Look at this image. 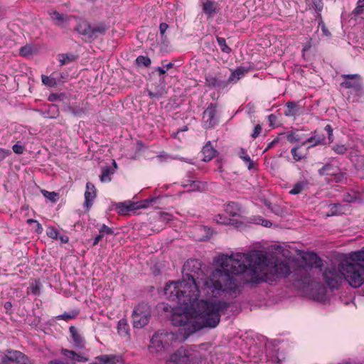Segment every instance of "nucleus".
I'll return each instance as SVG.
<instances>
[{"label":"nucleus","mask_w":364,"mask_h":364,"mask_svg":"<svg viewBox=\"0 0 364 364\" xmlns=\"http://www.w3.org/2000/svg\"><path fill=\"white\" fill-rule=\"evenodd\" d=\"M219 268L205 277V267L196 259L187 260L183 267V278L170 282L164 288L166 298L177 309L172 316L174 325L182 326L185 336L206 327L215 328L230 306L222 300H198L200 296L232 298L240 294L245 284H257L290 274L287 262L279 261L260 250L248 253L222 255L214 260Z\"/></svg>","instance_id":"f257e3e1"},{"label":"nucleus","mask_w":364,"mask_h":364,"mask_svg":"<svg viewBox=\"0 0 364 364\" xmlns=\"http://www.w3.org/2000/svg\"><path fill=\"white\" fill-rule=\"evenodd\" d=\"M359 265H353L348 260H342L338 268L334 266L327 267L323 277L327 285L331 288H338L343 279L353 288L360 287L364 282V279L359 272Z\"/></svg>","instance_id":"f03ea898"},{"label":"nucleus","mask_w":364,"mask_h":364,"mask_svg":"<svg viewBox=\"0 0 364 364\" xmlns=\"http://www.w3.org/2000/svg\"><path fill=\"white\" fill-rule=\"evenodd\" d=\"M170 308H171L173 310L174 314L177 309L173 308V306H170ZM173 315V314H172ZM172 316L171 318V323L172 322ZM173 326H177L176 325ZM179 327L178 333H175L173 332H168L166 331H161L156 333L151 339V343L149 346V350L151 353H159L163 352L164 350L168 348L169 346H171L173 342L176 341L179 338V336L181 337V339L185 340L190 335L186 336L185 334L181 333V328L182 326H178Z\"/></svg>","instance_id":"7ed1b4c3"},{"label":"nucleus","mask_w":364,"mask_h":364,"mask_svg":"<svg viewBox=\"0 0 364 364\" xmlns=\"http://www.w3.org/2000/svg\"><path fill=\"white\" fill-rule=\"evenodd\" d=\"M199 353L192 349L180 348L166 361V364H199Z\"/></svg>","instance_id":"20e7f679"},{"label":"nucleus","mask_w":364,"mask_h":364,"mask_svg":"<svg viewBox=\"0 0 364 364\" xmlns=\"http://www.w3.org/2000/svg\"><path fill=\"white\" fill-rule=\"evenodd\" d=\"M133 326L136 328H141L149 322L151 317V308L147 304H139L132 312Z\"/></svg>","instance_id":"39448f33"},{"label":"nucleus","mask_w":364,"mask_h":364,"mask_svg":"<svg viewBox=\"0 0 364 364\" xmlns=\"http://www.w3.org/2000/svg\"><path fill=\"white\" fill-rule=\"evenodd\" d=\"M1 364H28L29 360L23 353L16 350H7L1 358Z\"/></svg>","instance_id":"423d86ee"},{"label":"nucleus","mask_w":364,"mask_h":364,"mask_svg":"<svg viewBox=\"0 0 364 364\" xmlns=\"http://www.w3.org/2000/svg\"><path fill=\"white\" fill-rule=\"evenodd\" d=\"M203 120L206 129L211 128L218 123L217 109L214 104H210L203 112Z\"/></svg>","instance_id":"0eeeda50"},{"label":"nucleus","mask_w":364,"mask_h":364,"mask_svg":"<svg viewBox=\"0 0 364 364\" xmlns=\"http://www.w3.org/2000/svg\"><path fill=\"white\" fill-rule=\"evenodd\" d=\"M166 93V85L161 79L159 80V82L155 85L154 87L151 86V87L148 90L149 96L153 99L159 100Z\"/></svg>","instance_id":"6e6552de"},{"label":"nucleus","mask_w":364,"mask_h":364,"mask_svg":"<svg viewBox=\"0 0 364 364\" xmlns=\"http://www.w3.org/2000/svg\"><path fill=\"white\" fill-rule=\"evenodd\" d=\"M61 354L65 357V360L68 363L76 364L77 362H86L87 360V358L83 355L68 349L63 348Z\"/></svg>","instance_id":"1a4fd4ad"},{"label":"nucleus","mask_w":364,"mask_h":364,"mask_svg":"<svg viewBox=\"0 0 364 364\" xmlns=\"http://www.w3.org/2000/svg\"><path fill=\"white\" fill-rule=\"evenodd\" d=\"M343 260H348L349 262L353 264V265H359L360 267L359 272L363 277V267L359 262H364V247L358 252L350 253L349 257Z\"/></svg>","instance_id":"9d476101"},{"label":"nucleus","mask_w":364,"mask_h":364,"mask_svg":"<svg viewBox=\"0 0 364 364\" xmlns=\"http://www.w3.org/2000/svg\"><path fill=\"white\" fill-rule=\"evenodd\" d=\"M343 81L341 83V86L345 88L355 87L358 85L361 77L358 75H343Z\"/></svg>","instance_id":"9b49d317"},{"label":"nucleus","mask_w":364,"mask_h":364,"mask_svg":"<svg viewBox=\"0 0 364 364\" xmlns=\"http://www.w3.org/2000/svg\"><path fill=\"white\" fill-rule=\"evenodd\" d=\"M96 196V191L95 186L87 182L86 184V191L85 193V206L89 209L92 206V201Z\"/></svg>","instance_id":"f8f14e48"},{"label":"nucleus","mask_w":364,"mask_h":364,"mask_svg":"<svg viewBox=\"0 0 364 364\" xmlns=\"http://www.w3.org/2000/svg\"><path fill=\"white\" fill-rule=\"evenodd\" d=\"M48 14L50 18L55 21V24L58 26H62L64 23L68 22L70 20V17L68 15L60 14L55 10L49 11Z\"/></svg>","instance_id":"ddd939ff"},{"label":"nucleus","mask_w":364,"mask_h":364,"mask_svg":"<svg viewBox=\"0 0 364 364\" xmlns=\"http://www.w3.org/2000/svg\"><path fill=\"white\" fill-rule=\"evenodd\" d=\"M102 364H122V359L119 356L114 355H102L96 357Z\"/></svg>","instance_id":"4468645a"},{"label":"nucleus","mask_w":364,"mask_h":364,"mask_svg":"<svg viewBox=\"0 0 364 364\" xmlns=\"http://www.w3.org/2000/svg\"><path fill=\"white\" fill-rule=\"evenodd\" d=\"M65 112L72 114L74 116L81 117L86 113V108L82 105H68L64 109Z\"/></svg>","instance_id":"2eb2a0df"},{"label":"nucleus","mask_w":364,"mask_h":364,"mask_svg":"<svg viewBox=\"0 0 364 364\" xmlns=\"http://www.w3.org/2000/svg\"><path fill=\"white\" fill-rule=\"evenodd\" d=\"M214 220L215 223L221 225H235L236 227H239L240 224H242L241 222H238L237 220L235 219H230L227 218L223 214H218L215 216Z\"/></svg>","instance_id":"dca6fc26"},{"label":"nucleus","mask_w":364,"mask_h":364,"mask_svg":"<svg viewBox=\"0 0 364 364\" xmlns=\"http://www.w3.org/2000/svg\"><path fill=\"white\" fill-rule=\"evenodd\" d=\"M225 211L227 214L232 217L240 216L241 208L239 205L235 202H230L225 206Z\"/></svg>","instance_id":"f3484780"},{"label":"nucleus","mask_w":364,"mask_h":364,"mask_svg":"<svg viewBox=\"0 0 364 364\" xmlns=\"http://www.w3.org/2000/svg\"><path fill=\"white\" fill-rule=\"evenodd\" d=\"M338 171V168L331 163H327L323 165L318 171V173L320 176H331Z\"/></svg>","instance_id":"a211bd4d"},{"label":"nucleus","mask_w":364,"mask_h":364,"mask_svg":"<svg viewBox=\"0 0 364 364\" xmlns=\"http://www.w3.org/2000/svg\"><path fill=\"white\" fill-rule=\"evenodd\" d=\"M216 151L211 146L210 142L208 141L203 148L202 154L203 161H210L215 155Z\"/></svg>","instance_id":"6ab92c4d"},{"label":"nucleus","mask_w":364,"mask_h":364,"mask_svg":"<svg viewBox=\"0 0 364 364\" xmlns=\"http://www.w3.org/2000/svg\"><path fill=\"white\" fill-rule=\"evenodd\" d=\"M218 4L212 1H206L203 4V11L209 17L217 12Z\"/></svg>","instance_id":"aec40b11"},{"label":"nucleus","mask_w":364,"mask_h":364,"mask_svg":"<svg viewBox=\"0 0 364 364\" xmlns=\"http://www.w3.org/2000/svg\"><path fill=\"white\" fill-rule=\"evenodd\" d=\"M69 330H70V333L72 334V337H73V340L75 346L77 347H79V348L84 347L85 340L81 336V335L78 333L76 328L74 326H70Z\"/></svg>","instance_id":"412c9836"},{"label":"nucleus","mask_w":364,"mask_h":364,"mask_svg":"<svg viewBox=\"0 0 364 364\" xmlns=\"http://www.w3.org/2000/svg\"><path fill=\"white\" fill-rule=\"evenodd\" d=\"M306 143H311L312 146L319 144H326V138L323 134H319L317 132H315L314 135L309 137L303 144H305Z\"/></svg>","instance_id":"4be33fe9"},{"label":"nucleus","mask_w":364,"mask_h":364,"mask_svg":"<svg viewBox=\"0 0 364 364\" xmlns=\"http://www.w3.org/2000/svg\"><path fill=\"white\" fill-rule=\"evenodd\" d=\"M184 187H190V191H202L205 189L206 184L205 183L198 181H193V180H188L187 183H185L183 185Z\"/></svg>","instance_id":"5701e85b"},{"label":"nucleus","mask_w":364,"mask_h":364,"mask_svg":"<svg viewBox=\"0 0 364 364\" xmlns=\"http://www.w3.org/2000/svg\"><path fill=\"white\" fill-rule=\"evenodd\" d=\"M248 69L245 68H237L235 70L229 77L228 81L232 82L235 80H240L242 77H243L247 72Z\"/></svg>","instance_id":"b1692460"},{"label":"nucleus","mask_w":364,"mask_h":364,"mask_svg":"<svg viewBox=\"0 0 364 364\" xmlns=\"http://www.w3.org/2000/svg\"><path fill=\"white\" fill-rule=\"evenodd\" d=\"M106 29V27L102 23L91 26L90 38H97L99 35L104 34Z\"/></svg>","instance_id":"393cba45"},{"label":"nucleus","mask_w":364,"mask_h":364,"mask_svg":"<svg viewBox=\"0 0 364 364\" xmlns=\"http://www.w3.org/2000/svg\"><path fill=\"white\" fill-rule=\"evenodd\" d=\"M238 155L241 159L244 161V162L247 166L248 169H251L254 166V163L251 160L250 156L247 154V152L244 149H240V150L238 152Z\"/></svg>","instance_id":"a878e982"},{"label":"nucleus","mask_w":364,"mask_h":364,"mask_svg":"<svg viewBox=\"0 0 364 364\" xmlns=\"http://www.w3.org/2000/svg\"><path fill=\"white\" fill-rule=\"evenodd\" d=\"M36 51L37 48L34 46L27 44L25 46L21 48L19 53L21 56L28 57L33 55Z\"/></svg>","instance_id":"bb28decb"},{"label":"nucleus","mask_w":364,"mask_h":364,"mask_svg":"<svg viewBox=\"0 0 364 364\" xmlns=\"http://www.w3.org/2000/svg\"><path fill=\"white\" fill-rule=\"evenodd\" d=\"M206 82L208 86L216 87H223L225 85V82L220 80H218L215 76L208 75L205 77Z\"/></svg>","instance_id":"cd10ccee"},{"label":"nucleus","mask_w":364,"mask_h":364,"mask_svg":"<svg viewBox=\"0 0 364 364\" xmlns=\"http://www.w3.org/2000/svg\"><path fill=\"white\" fill-rule=\"evenodd\" d=\"M117 331L118 333L123 336H126L129 334V325L125 319H121L119 321Z\"/></svg>","instance_id":"c85d7f7f"},{"label":"nucleus","mask_w":364,"mask_h":364,"mask_svg":"<svg viewBox=\"0 0 364 364\" xmlns=\"http://www.w3.org/2000/svg\"><path fill=\"white\" fill-rule=\"evenodd\" d=\"M307 182L306 181H299L296 183L293 188L289 191V193L292 195H296L302 192V191L306 187Z\"/></svg>","instance_id":"c756f323"},{"label":"nucleus","mask_w":364,"mask_h":364,"mask_svg":"<svg viewBox=\"0 0 364 364\" xmlns=\"http://www.w3.org/2000/svg\"><path fill=\"white\" fill-rule=\"evenodd\" d=\"M91 26L86 22H82L77 25L76 30L82 35L90 37V31Z\"/></svg>","instance_id":"7c9ffc66"},{"label":"nucleus","mask_w":364,"mask_h":364,"mask_svg":"<svg viewBox=\"0 0 364 364\" xmlns=\"http://www.w3.org/2000/svg\"><path fill=\"white\" fill-rule=\"evenodd\" d=\"M287 110L285 112L286 116H294L297 113V106L294 102H288L286 104Z\"/></svg>","instance_id":"2f4dec72"},{"label":"nucleus","mask_w":364,"mask_h":364,"mask_svg":"<svg viewBox=\"0 0 364 364\" xmlns=\"http://www.w3.org/2000/svg\"><path fill=\"white\" fill-rule=\"evenodd\" d=\"M79 314V311L73 310L70 312H65L63 314L58 316L56 318L60 320L68 321L70 319L75 318Z\"/></svg>","instance_id":"473e14b6"},{"label":"nucleus","mask_w":364,"mask_h":364,"mask_svg":"<svg viewBox=\"0 0 364 364\" xmlns=\"http://www.w3.org/2000/svg\"><path fill=\"white\" fill-rule=\"evenodd\" d=\"M113 173L109 167L102 168V174L100 176V181L102 183L109 182L111 181L110 175Z\"/></svg>","instance_id":"72a5a7b5"},{"label":"nucleus","mask_w":364,"mask_h":364,"mask_svg":"<svg viewBox=\"0 0 364 364\" xmlns=\"http://www.w3.org/2000/svg\"><path fill=\"white\" fill-rule=\"evenodd\" d=\"M42 82L50 87H53L57 85L56 80L54 77L47 76L45 75H41Z\"/></svg>","instance_id":"f704fd0d"},{"label":"nucleus","mask_w":364,"mask_h":364,"mask_svg":"<svg viewBox=\"0 0 364 364\" xmlns=\"http://www.w3.org/2000/svg\"><path fill=\"white\" fill-rule=\"evenodd\" d=\"M217 42L220 47L222 52L225 53H230L231 52V48L227 45L225 39L222 37H217Z\"/></svg>","instance_id":"c9c22d12"},{"label":"nucleus","mask_w":364,"mask_h":364,"mask_svg":"<svg viewBox=\"0 0 364 364\" xmlns=\"http://www.w3.org/2000/svg\"><path fill=\"white\" fill-rule=\"evenodd\" d=\"M117 208L119 213H126L129 210H134L135 208L133 203H131L130 205H127L125 203H119L117 205Z\"/></svg>","instance_id":"e433bc0d"},{"label":"nucleus","mask_w":364,"mask_h":364,"mask_svg":"<svg viewBox=\"0 0 364 364\" xmlns=\"http://www.w3.org/2000/svg\"><path fill=\"white\" fill-rule=\"evenodd\" d=\"M169 28V26L166 23H161L159 26V31L162 42L167 41V36H166V31Z\"/></svg>","instance_id":"4c0bfd02"},{"label":"nucleus","mask_w":364,"mask_h":364,"mask_svg":"<svg viewBox=\"0 0 364 364\" xmlns=\"http://www.w3.org/2000/svg\"><path fill=\"white\" fill-rule=\"evenodd\" d=\"M364 0H358L356 8L353 10L352 14L355 17L363 14L364 11Z\"/></svg>","instance_id":"58836bf2"},{"label":"nucleus","mask_w":364,"mask_h":364,"mask_svg":"<svg viewBox=\"0 0 364 364\" xmlns=\"http://www.w3.org/2000/svg\"><path fill=\"white\" fill-rule=\"evenodd\" d=\"M136 62L139 65H144L145 67H148L151 64V60L149 58L140 55L136 58Z\"/></svg>","instance_id":"ea45409f"},{"label":"nucleus","mask_w":364,"mask_h":364,"mask_svg":"<svg viewBox=\"0 0 364 364\" xmlns=\"http://www.w3.org/2000/svg\"><path fill=\"white\" fill-rule=\"evenodd\" d=\"M75 60V57L73 55L62 54L60 55V63L61 65L70 63Z\"/></svg>","instance_id":"a19ab883"},{"label":"nucleus","mask_w":364,"mask_h":364,"mask_svg":"<svg viewBox=\"0 0 364 364\" xmlns=\"http://www.w3.org/2000/svg\"><path fill=\"white\" fill-rule=\"evenodd\" d=\"M43 195L49 199L52 202H55L57 200V196L58 193L55 192H49L46 190H43L42 191Z\"/></svg>","instance_id":"79ce46f5"},{"label":"nucleus","mask_w":364,"mask_h":364,"mask_svg":"<svg viewBox=\"0 0 364 364\" xmlns=\"http://www.w3.org/2000/svg\"><path fill=\"white\" fill-rule=\"evenodd\" d=\"M332 149L338 154H344L347 151L346 146L343 144L333 145Z\"/></svg>","instance_id":"37998d69"},{"label":"nucleus","mask_w":364,"mask_h":364,"mask_svg":"<svg viewBox=\"0 0 364 364\" xmlns=\"http://www.w3.org/2000/svg\"><path fill=\"white\" fill-rule=\"evenodd\" d=\"M47 235L53 239H57L58 232L57 230L53 227H48L46 230Z\"/></svg>","instance_id":"c03bdc74"},{"label":"nucleus","mask_w":364,"mask_h":364,"mask_svg":"<svg viewBox=\"0 0 364 364\" xmlns=\"http://www.w3.org/2000/svg\"><path fill=\"white\" fill-rule=\"evenodd\" d=\"M173 66V63H169L164 65L163 67H157L156 70L159 73L160 75H164L166 73L167 70L172 68Z\"/></svg>","instance_id":"a18cd8bd"},{"label":"nucleus","mask_w":364,"mask_h":364,"mask_svg":"<svg viewBox=\"0 0 364 364\" xmlns=\"http://www.w3.org/2000/svg\"><path fill=\"white\" fill-rule=\"evenodd\" d=\"M100 233L103 234L105 236L107 235H112L113 234V230L106 225L103 224L100 228L99 229Z\"/></svg>","instance_id":"49530a36"},{"label":"nucleus","mask_w":364,"mask_h":364,"mask_svg":"<svg viewBox=\"0 0 364 364\" xmlns=\"http://www.w3.org/2000/svg\"><path fill=\"white\" fill-rule=\"evenodd\" d=\"M159 220L163 223H167L172 220V215L168 213H161Z\"/></svg>","instance_id":"de8ad7c7"},{"label":"nucleus","mask_w":364,"mask_h":364,"mask_svg":"<svg viewBox=\"0 0 364 364\" xmlns=\"http://www.w3.org/2000/svg\"><path fill=\"white\" fill-rule=\"evenodd\" d=\"M298 147H294L291 150V153L293 156V158L295 161H300L302 158V156L298 153Z\"/></svg>","instance_id":"09e8293b"},{"label":"nucleus","mask_w":364,"mask_h":364,"mask_svg":"<svg viewBox=\"0 0 364 364\" xmlns=\"http://www.w3.org/2000/svg\"><path fill=\"white\" fill-rule=\"evenodd\" d=\"M332 176H333V180L337 183L341 182L344 178V174L340 172L339 170L335 172Z\"/></svg>","instance_id":"8fccbe9b"},{"label":"nucleus","mask_w":364,"mask_h":364,"mask_svg":"<svg viewBox=\"0 0 364 364\" xmlns=\"http://www.w3.org/2000/svg\"><path fill=\"white\" fill-rule=\"evenodd\" d=\"M12 149L16 154H21L23 152L24 147L19 144H16L13 146Z\"/></svg>","instance_id":"3c124183"},{"label":"nucleus","mask_w":364,"mask_h":364,"mask_svg":"<svg viewBox=\"0 0 364 364\" xmlns=\"http://www.w3.org/2000/svg\"><path fill=\"white\" fill-rule=\"evenodd\" d=\"M313 4L314 9L317 11H321L323 9V2L322 0H313Z\"/></svg>","instance_id":"603ef678"},{"label":"nucleus","mask_w":364,"mask_h":364,"mask_svg":"<svg viewBox=\"0 0 364 364\" xmlns=\"http://www.w3.org/2000/svg\"><path fill=\"white\" fill-rule=\"evenodd\" d=\"M262 132V127L260 124H257L255 127V129L253 130V132L252 134V136L255 139L257 138L261 133Z\"/></svg>","instance_id":"864d4df0"},{"label":"nucleus","mask_w":364,"mask_h":364,"mask_svg":"<svg viewBox=\"0 0 364 364\" xmlns=\"http://www.w3.org/2000/svg\"><path fill=\"white\" fill-rule=\"evenodd\" d=\"M325 130L328 133L329 143L332 142L333 141V129H332L331 126L330 124H327L325 127Z\"/></svg>","instance_id":"5fc2aeb1"},{"label":"nucleus","mask_w":364,"mask_h":364,"mask_svg":"<svg viewBox=\"0 0 364 364\" xmlns=\"http://www.w3.org/2000/svg\"><path fill=\"white\" fill-rule=\"evenodd\" d=\"M39 289H40V285L39 284L36 282L35 283L32 284L31 286V292L32 294L37 295L39 294Z\"/></svg>","instance_id":"6e6d98bb"},{"label":"nucleus","mask_w":364,"mask_h":364,"mask_svg":"<svg viewBox=\"0 0 364 364\" xmlns=\"http://www.w3.org/2000/svg\"><path fill=\"white\" fill-rule=\"evenodd\" d=\"M319 26H321V31H322L323 35H325L327 37L331 36L330 31L328 30V28L326 27V26L323 23H319Z\"/></svg>","instance_id":"4d7b16f0"},{"label":"nucleus","mask_w":364,"mask_h":364,"mask_svg":"<svg viewBox=\"0 0 364 364\" xmlns=\"http://www.w3.org/2000/svg\"><path fill=\"white\" fill-rule=\"evenodd\" d=\"M287 139L291 143L296 142L299 140V139L296 137V136L294 133L288 134Z\"/></svg>","instance_id":"13d9d810"},{"label":"nucleus","mask_w":364,"mask_h":364,"mask_svg":"<svg viewBox=\"0 0 364 364\" xmlns=\"http://www.w3.org/2000/svg\"><path fill=\"white\" fill-rule=\"evenodd\" d=\"M49 364H71V363H68L66 362V360H63V359H55V360H52L49 362Z\"/></svg>","instance_id":"bf43d9fd"},{"label":"nucleus","mask_w":364,"mask_h":364,"mask_svg":"<svg viewBox=\"0 0 364 364\" xmlns=\"http://www.w3.org/2000/svg\"><path fill=\"white\" fill-rule=\"evenodd\" d=\"M309 258L313 262V263L316 264L318 257L316 253L311 252L307 255Z\"/></svg>","instance_id":"052dcab7"},{"label":"nucleus","mask_w":364,"mask_h":364,"mask_svg":"<svg viewBox=\"0 0 364 364\" xmlns=\"http://www.w3.org/2000/svg\"><path fill=\"white\" fill-rule=\"evenodd\" d=\"M105 237V235L102 233H100L99 232V235H97L95 239H94V242H93V246H95L98 244V242Z\"/></svg>","instance_id":"680f3d73"},{"label":"nucleus","mask_w":364,"mask_h":364,"mask_svg":"<svg viewBox=\"0 0 364 364\" xmlns=\"http://www.w3.org/2000/svg\"><path fill=\"white\" fill-rule=\"evenodd\" d=\"M4 309L6 310V312H8L9 311H10L12 308V304L11 302L10 301H6L5 304H4Z\"/></svg>","instance_id":"e2e57ef3"},{"label":"nucleus","mask_w":364,"mask_h":364,"mask_svg":"<svg viewBox=\"0 0 364 364\" xmlns=\"http://www.w3.org/2000/svg\"><path fill=\"white\" fill-rule=\"evenodd\" d=\"M58 96L56 94H51L48 97V100L50 102L55 101L58 99Z\"/></svg>","instance_id":"0e129e2a"},{"label":"nucleus","mask_w":364,"mask_h":364,"mask_svg":"<svg viewBox=\"0 0 364 364\" xmlns=\"http://www.w3.org/2000/svg\"><path fill=\"white\" fill-rule=\"evenodd\" d=\"M277 141H278V140H277V139H274V140H273L272 142H270V143L268 144V146H267V149H266V150H265V151H267V150L269 149L270 148H272V146H274V145Z\"/></svg>","instance_id":"69168bd1"},{"label":"nucleus","mask_w":364,"mask_h":364,"mask_svg":"<svg viewBox=\"0 0 364 364\" xmlns=\"http://www.w3.org/2000/svg\"><path fill=\"white\" fill-rule=\"evenodd\" d=\"M60 239L61 242H63V243H67L68 242V236L61 235L60 237Z\"/></svg>","instance_id":"338daca9"},{"label":"nucleus","mask_w":364,"mask_h":364,"mask_svg":"<svg viewBox=\"0 0 364 364\" xmlns=\"http://www.w3.org/2000/svg\"><path fill=\"white\" fill-rule=\"evenodd\" d=\"M272 225V223L269 220H263L262 225L265 227H269Z\"/></svg>","instance_id":"774afa93"}]
</instances>
